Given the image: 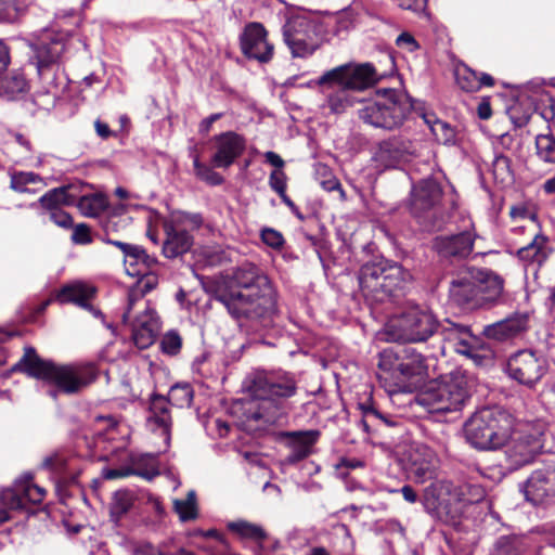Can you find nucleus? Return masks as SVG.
<instances>
[{
    "label": "nucleus",
    "mask_w": 555,
    "mask_h": 555,
    "mask_svg": "<svg viewBox=\"0 0 555 555\" xmlns=\"http://www.w3.org/2000/svg\"><path fill=\"white\" fill-rule=\"evenodd\" d=\"M468 399L465 378L449 375L431 383L416 400L428 413L444 414L461 411Z\"/></svg>",
    "instance_id": "0eeeda50"
},
{
    "label": "nucleus",
    "mask_w": 555,
    "mask_h": 555,
    "mask_svg": "<svg viewBox=\"0 0 555 555\" xmlns=\"http://www.w3.org/2000/svg\"><path fill=\"white\" fill-rule=\"evenodd\" d=\"M434 246L443 257L464 258L473 251L474 238L470 232H462L456 235L437 237Z\"/></svg>",
    "instance_id": "7c9ffc66"
},
{
    "label": "nucleus",
    "mask_w": 555,
    "mask_h": 555,
    "mask_svg": "<svg viewBox=\"0 0 555 555\" xmlns=\"http://www.w3.org/2000/svg\"><path fill=\"white\" fill-rule=\"evenodd\" d=\"M513 416L501 409L485 408L465 423L466 440L476 449L492 450L502 447L511 436Z\"/></svg>",
    "instance_id": "39448f33"
},
{
    "label": "nucleus",
    "mask_w": 555,
    "mask_h": 555,
    "mask_svg": "<svg viewBox=\"0 0 555 555\" xmlns=\"http://www.w3.org/2000/svg\"><path fill=\"white\" fill-rule=\"evenodd\" d=\"M377 80V73L369 63L340 65L322 75V82H338L349 92L363 91L375 85Z\"/></svg>",
    "instance_id": "dca6fc26"
},
{
    "label": "nucleus",
    "mask_w": 555,
    "mask_h": 555,
    "mask_svg": "<svg viewBox=\"0 0 555 555\" xmlns=\"http://www.w3.org/2000/svg\"><path fill=\"white\" fill-rule=\"evenodd\" d=\"M535 149L542 162L555 164V138L552 133L537 135Z\"/></svg>",
    "instance_id": "8fccbe9b"
},
{
    "label": "nucleus",
    "mask_w": 555,
    "mask_h": 555,
    "mask_svg": "<svg viewBox=\"0 0 555 555\" xmlns=\"http://www.w3.org/2000/svg\"><path fill=\"white\" fill-rule=\"evenodd\" d=\"M203 219L198 214L179 212L164 223L166 240L163 254L166 258H176L188 253L193 245L191 231L201 228Z\"/></svg>",
    "instance_id": "f8f14e48"
},
{
    "label": "nucleus",
    "mask_w": 555,
    "mask_h": 555,
    "mask_svg": "<svg viewBox=\"0 0 555 555\" xmlns=\"http://www.w3.org/2000/svg\"><path fill=\"white\" fill-rule=\"evenodd\" d=\"M315 176L321 186L327 191H338L340 199L346 198L345 191L341 189V184L338 179L333 175L331 169L326 165H318L315 168Z\"/></svg>",
    "instance_id": "09e8293b"
},
{
    "label": "nucleus",
    "mask_w": 555,
    "mask_h": 555,
    "mask_svg": "<svg viewBox=\"0 0 555 555\" xmlns=\"http://www.w3.org/2000/svg\"><path fill=\"white\" fill-rule=\"evenodd\" d=\"M43 467L55 474H62L66 467V457L63 454L54 453L43 461Z\"/></svg>",
    "instance_id": "4d7b16f0"
},
{
    "label": "nucleus",
    "mask_w": 555,
    "mask_h": 555,
    "mask_svg": "<svg viewBox=\"0 0 555 555\" xmlns=\"http://www.w3.org/2000/svg\"><path fill=\"white\" fill-rule=\"evenodd\" d=\"M456 83L465 92H477L480 90V85L477 80L478 73L467 66H462L456 69Z\"/></svg>",
    "instance_id": "3c124183"
},
{
    "label": "nucleus",
    "mask_w": 555,
    "mask_h": 555,
    "mask_svg": "<svg viewBox=\"0 0 555 555\" xmlns=\"http://www.w3.org/2000/svg\"><path fill=\"white\" fill-rule=\"evenodd\" d=\"M137 276L139 278L138 281L128 292V305L124 312L125 321L131 318V311L135 308V305L158 285V276L150 270L143 271Z\"/></svg>",
    "instance_id": "72a5a7b5"
},
{
    "label": "nucleus",
    "mask_w": 555,
    "mask_h": 555,
    "mask_svg": "<svg viewBox=\"0 0 555 555\" xmlns=\"http://www.w3.org/2000/svg\"><path fill=\"white\" fill-rule=\"evenodd\" d=\"M402 463L410 477L423 483L435 476L437 456L426 444L413 442L403 453Z\"/></svg>",
    "instance_id": "a211bd4d"
},
{
    "label": "nucleus",
    "mask_w": 555,
    "mask_h": 555,
    "mask_svg": "<svg viewBox=\"0 0 555 555\" xmlns=\"http://www.w3.org/2000/svg\"><path fill=\"white\" fill-rule=\"evenodd\" d=\"M546 371V361L532 350H520L511 356L506 363L508 376L528 388H533Z\"/></svg>",
    "instance_id": "2eb2a0df"
},
{
    "label": "nucleus",
    "mask_w": 555,
    "mask_h": 555,
    "mask_svg": "<svg viewBox=\"0 0 555 555\" xmlns=\"http://www.w3.org/2000/svg\"><path fill=\"white\" fill-rule=\"evenodd\" d=\"M317 85L321 88L324 96L322 104L323 109H328L331 114L339 115L353 105V98L350 92L338 82H322V76L318 79Z\"/></svg>",
    "instance_id": "cd10ccee"
},
{
    "label": "nucleus",
    "mask_w": 555,
    "mask_h": 555,
    "mask_svg": "<svg viewBox=\"0 0 555 555\" xmlns=\"http://www.w3.org/2000/svg\"><path fill=\"white\" fill-rule=\"evenodd\" d=\"M132 555H169L162 547L149 542L137 543L132 548Z\"/></svg>",
    "instance_id": "680f3d73"
},
{
    "label": "nucleus",
    "mask_w": 555,
    "mask_h": 555,
    "mask_svg": "<svg viewBox=\"0 0 555 555\" xmlns=\"http://www.w3.org/2000/svg\"><path fill=\"white\" fill-rule=\"evenodd\" d=\"M73 191V185L54 188L44 193L38 202L48 212L53 209H62L63 206H73L77 201V194Z\"/></svg>",
    "instance_id": "f704fd0d"
},
{
    "label": "nucleus",
    "mask_w": 555,
    "mask_h": 555,
    "mask_svg": "<svg viewBox=\"0 0 555 555\" xmlns=\"http://www.w3.org/2000/svg\"><path fill=\"white\" fill-rule=\"evenodd\" d=\"M70 44L68 33L47 29L43 30L36 41L29 42L33 51V60L39 75L51 66L59 64Z\"/></svg>",
    "instance_id": "ddd939ff"
},
{
    "label": "nucleus",
    "mask_w": 555,
    "mask_h": 555,
    "mask_svg": "<svg viewBox=\"0 0 555 555\" xmlns=\"http://www.w3.org/2000/svg\"><path fill=\"white\" fill-rule=\"evenodd\" d=\"M483 498L485 490L479 485L462 483L453 486L449 483V501L454 506L452 511H447V518L454 524L462 516L467 505L478 503Z\"/></svg>",
    "instance_id": "b1692460"
},
{
    "label": "nucleus",
    "mask_w": 555,
    "mask_h": 555,
    "mask_svg": "<svg viewBox=\"0 0 555 555\" xmlns=\"http://www.w3.org/2000/svg\"><path fill=\"white\" fill-rule=\"evenodd\" d=\"M528 326V319L525 314H514L505 320L487 325L483 335L487 338L498 341H505L521 335Z\"/></svg>",
    "instance_id": "c85d7f7f"
},
{
    "label": "nucleus",
    "mask_w": 555,
    "mask_h": 555,
    "mask_svg": "<svg viewBox=\"0 0 555 555\" xmlns=\"http://www.w3.org/2000/svg\"><path fill=\"white\" fill-rule=\"evenodd\" d=\"M133 502L134 496L132 492L128 490L116 491L113 496V502L111 503V516L115 520H118L130 511Z\"/></svg>",
    "instance_id": "de8ad7c7"
},
{
    "label": "nucleus",
    "mask_w": 555,
    "mask_h": 555,
    "mask_svg": "<svg viewBox=\"0 0 555 555\" xmlns=\"http://www.w3.org/2000/svg\"><path fill=\"white\" fill-rule=\"evenodd\" d=\"M386 280L390 297L398 291H403L412 281L411 273L401 264L385 260Z\"/></svg>",
    "instance_id": "a19ab883"
},
{
    "label": "nucleus",
    "mask_w": 555,
    "mask_h": 555,
    "mask_svg": "<svg viewBox=\"0 0 555 555\" xmlns=\"http://www.w3.org/2000/svg\"><path fill=\"white\" fill-rule=\"evenodd\" d=\"M413 153L414 146L410 140L393 137L379 143L377 157L385 163L392 164L400 159H405Z\"/></svg>",
    "instance_id": "473e14b6"
},
{
    "label": "nucleus",
    "mask_w": 555,
    "mask_h": 555,
    "mask_svg": "<svg viewBox=\"0 0 555 555\" xmlns=\"http://www.w3.org/2000/svg\"><path fill=\"white\" fill-rule=\"evenodd\" d=\"M216 300L235 319L266 321L276 312L274 289L268 276L253 263L238 267L229 283L217 291Z\"/></svg>",
    "instance_id": "f257e3e1"
},
{
    "label": "nucleus",
    "mask_w": 555,
    "mask_h": 555,
    "mask_svg": "<svg viewBox=\"0 0 555 555\" xmlns=\"http://www.w3.org/2000/svg\"><path fill=\"white\" fill-rule=\"evenodd\" d=\"M439 325L437 317L429 308L411 304L390 321L389 328L396 340L423 343L438 331Z\"/></svg>",
    "instance_id": "6e6552de"
},
{
    "label": "nucleus",
    "mask_w": 555,
    "mask_h": 555,
    "mask_svg": "<svg viewBox=\"0 0 555 555\" xmlns=\"http://www.w3.org/2000/svg\"><path fill=\"white\" fill-rule=\"evenodd\" d=\"M22 15L17 0H0V23H16Z\"/></svg>",
    "instance_id": "5fc2aeb1"
},
{
    "label": "nucleus",
    "mask_w": 555,
    "mask_h": 555,
    "mask_svg": "<svg viewBox=\"0 0 555 555\" xmlns=\"http://www.w3.org/2000/svg\"><path fill=\"white\" fill-rule=\"evenodd\" d=\"M264 157H266L267 163H269L270 165H272L276 168L275 170H282V168L284 167V164H285L284 160L275 152H272V151L266 152Z\"/></svg>",
    "instance_id": "338daca9"
},
{
    "label": "nucleus",
    "mask_w": 555,
    "mask_h": 555,
    "mask_svg": "<svg viewBox=\"0 0 555 555\" xmlns=\"http://www.w3.org/2000/svg\"><path fill=\"white\" fill-rule=\"evenodd\" d=\"M230 531L238 534L241 538L249 539L256 542H260L266 539L267 534L264 530L256 525L246 520H236L228 524Z\"/></svg>",
    "instance_id": "a18cd8bd"
},
{
    "label": "nucleus",
    "mask_w": 555,
    "mask_h": 555,
    "mask_svg": "<svg viewBox=\"0 0 555 555\" xmlns=\"http://www.w3.org/2000/svg\"><path fill=\"white\" fill-rule=\"evenodd\" d=\"M190 154L193 158L194 173L197 179L212 186L221 185L224 182L223 177L214 169V166L210 167L199 160L195 149H191Z\"/></svg>",
    "instance_id": "c03bdc74"
},
{
    "label": "nucleus",
    "mask_w": 555,
    "mask_h": 555,
    "mask_svg": "<svg viewBox=\"0 0 555 555\" xmlns=\"http://www.w3.org/2000/svg\"><path fill=\"white\" fill-rule=\"evenodd\" d=\"M322 25L306 13L291 15L283 26V39L293 57L311 56L320 47Z\"/></svg>",
    "instance_id": "1a4fd4ad"
},
{
    "label": "nucleus",
    "mask_w": 555,
    "mask_h": 555,
    "mask_svg": "<svg viewBox=\"0 0 555 555\" xmlns=\"http://www.w3.org/2000/svg\"><path fill=\"white\" fill-rule=\"evenodd\" d=\"M10 188L17 193H37L46 188L43 178L33 171L14 170L10 173Z\"/></svg>",
    "instance_id": "e433bc0d"
},
{
    "label": "nucleus",
    "mask_w": 555,
    "mask_h": 555,
    "mask_svg": "<svg viewBox=\"0 0 555 555\" xmlns=\"http://www.w3.org/2000/svg\"><path fill=\"white\" fill-rule=\"evenodd\" d=\"M214 154L210 163L215 168L227 169L241 157L246 149V140L243 135L227 131L212 138Z\"/></svg>",
    "instance_id": "aec40b11"
},
{
    "label": "nucleus",
    "mask_w": 555,
    "mask_h": 555,
    "mask_svg": "<svg viewBox=\"0 0 555 555\" xmlns=\"http://www.w3.org/2000/svg\"><path fill=\"white\" fill-rule=\"evenodd\" d=\"M125 324L131 327L132 338L134 344L143 349L153 344L158 324L155 317V311L147 306L139 313H134V308L131 311V318L128 321L122 319Z\"/></svg>",
    "instance_id": "5701e85b"
},
{
    "label": "nucleus",
    "mask_w": 555,
    "mask_h": 555,
    "mask_svg": "<svg viewBox=\"0 0 555 555\" xmlns=\"http://www.w3.org/2000/svg\"><path fill=\"white\" fill-rule=\"evenodd\" d=\"M160 345L165 353L175 356L181 349L182 339L177 332L170 331L164 335Z\"/></svg>",
    "instance_id": "6e6d98bb"
},
{
    "label": "nucleus",
    "mask_w": 555,
    "mask_h": 555,
    "mask_svg": "<svg viewBox=\"0 0 555 555\" xmlns=\"http://www.w3.org/2000/svg\"><path fill=\"white\" fill-rule=\"evenodd\" d=\"M529 547L525 537L503 535L495 541L490 555H525Z\"/></svg>",
    "instance_id": "79ce46f5"
},
{
    "label": "nucleus",
    "mask_w": 555,
    "mask_h": 555,
    "mask_svg": "<svg viewBox=\"0 0 555 555\" xmlns=\"http://www.w3.org/2000/svg\"><path fill=\"white\" fill-rule=\"evenodd\" d=\"M241 50L248 59L260 63L269 62L273 56V46L267 40V30L260 23H249L240 37Z\"/></svg>",
    "instance_id": "412c9836"
},
{
    "label": "nucleus",
    "mask_w": 555,
    "mask_h": 555,
    "mask_svg": "<svg viewBox=\"0 0 555 555\" xmlns=\"http://www.w3.org/2000/svg\"><path fill=\"white\" fill-rule=\"evenodd\" d=\"M261 240L266 245L272 248H280L284 244L283 235L271 228H266L261 231Z\"/></svg>",
    "instance_id": "13d9d810"
},
{
    "label": "nucleus",
    "mask_w": 555,
    "mask_h": 555,
    "mask_svg": "<svg viewBox=\"0 0 555 555\" xmlns=\"http://www.w3.org/2000/svg\"><path fill=\"white\" fill-rule=\"evenodd\" d=\"M548 238L542 233H537L533 240L517 250V257L527 264L542 266L548 255L545 250Z\"/></svg>",
    "instance_id": "4c0bfd02"
},
{
    "label": "nucleus",
    "mask_w": 555,
    "mask_h": 555,
    "mask_svg": "<svg viewBox=\"0 0 555 555\" xmlns=\"http://www.w3.org/2000/svg\"><path fill=\"white\" fill-rule=\"evenodd\" d=\"M245 388L254 401L247 418L272 425L286 414L287 400L296 396L298 382L288 372L256 371L245 379Z\"/></svg>",
    "instance_id": "f03ea898"
},
{
    "label": "nucleus",
    "mask_w": 555,
    "mask_h": 555,
    "mask_svg": "<svg viewBox=\"0 0 555 555\" xmlns=\"http://www.w3.org/2000/svg\"><path fill=\"white\" fill-rule=\"evenodd\" d=\"M49 219L63 229H70L74 225L72 216L63 209H53V211H50Z\"/></svg>",
    "instance_id": "bf43d9fd"
},
{
    "label": "nucleus",
    "mask_w": 555,
    "mask_h": 555,
    "mask_svg": "<svg viewBox=\"0 0 555 555\" xmlns=\"http://www.w3.org/2000/svg\"><path fill=\"white\" fill-rule=\"evenodd\" d=\"M72 240L75 244H90L92 242L90 228L85 223L77 224L73 230Z\"/></svg>",
    "instance_id": "e2e57ef3"
},
{
    "label": "nucleus",
    "mask_w": 555,
    "mask_h": 555,
    "mask_svg": "<svg viewBox=\"0 0 555 555\" xmlns=\"http://www.w3.org/2000/svg\"><path fill=\"white\" fill-rule=\"evenodd\" d=\"M359 284L363 295L375 302L390 298L384 261L364 264L359 274Z\"/></svg>",
    "instance_id": "4be33fe9"
},
{
    "label": "nucleus",
    "mask_w": 555,
    "mask_h": 555,
    "mask_svg": "<svg viewBox=\"0 0 555 555\" xmlns=\"http://www.w3.org/2000/svg\"><path fill=\"white\" fill-rule=\"evenodd\" d=\"M129 474L152 480L159 475L157 457L154 454H133L128 463Z\"/></svg>",
    "instance_id": "58836bf2"
},
{
    "label": "nucleus",
    "mask_w": 555,
    "mask_h": 555,
    "mask_svg": "<svg viewBox=\"0 0 555 555\" xmlns=\"http://www.w3.org/2000/svg\"><path fill=\"white\" fill-rule=\"evenodd\" d=\"M125 257L124 266L126 272L130 276H137L143 271L150 270L156 259L146 254L145 249L139 245H134Z\"/></svg>",
    "instance_id": "ea45409f"
},
{
    "label": "nucleus",
    "mask_w": 555,
    "mask_h": 555,
    "mask_svg": "<svg viewBox=\"0 0 555 555\" xmlns=\"http://www.w3.org/2000/svg\"><path fill=\"white\" fill-rule=\"evenodd\" d=\"M173 509L179 515L181 521H190L197 518V501L194 490H190L183 500L173 501Z\"/></svg>",
    "instance_id": "49530a36"
},
{
    "label": "nucleus",
    "mask_w": 555,
    "mask_h": 555,
    "mask_svg": "<svg viewBox=\"0 0 555 555\" xmlns=\"http://www.w3.org/2000/svg\"><path fill=\"white\" fill-rule=\"evenodd\" d=\"M426 0H400L399 5L404 10L420 11L424 9Z\"/></svg>",
    "instance_id": "774afa93"
},
{
    "label": "nucleus",
    "mask_w": 555,
    "mask_h": 555,
    "mask_svg": "<svg viewBox=\"0 0 555 555\" xmlns=\"http://www.w3.org/2000/svg\"><path fill=\"white\" fill-rule=\"evenodd\" d=\"M503 279L487 270L468 269L450 283L449 295L459 307L467 310L498 302L503 294Z\"/></svg>",
    "instance_id": "20e7f679"
},
{
    "label": "nucleus",
    "mask_w": 555,
    "mask_h": 555,
    "mask_svg": "<svg viewBox=\"0 0 555 555\" xmlns=\"http://www.w3.org/2000/svg\"><path fill=\"white\" fill-rule=\"evenodd\" d=\"M442 198V189L431 178H426L413 185L411 190L409 209L421 223L429 222L435 217V211ZM433 227L434 224H423Z\"/></svg>",
    "instance_id": "4468645a"
},
{
    "label": "nucleus",
    "mask_w": 555,
    "mask_h": 555,
    "mask_svg": "<svg viewBox=\"0 0 555 555\" xmlns=\"http://www.w3.org/2000/svg\"><path fill=\"white\" fill-rule=\"evenodd\" d=\"M28 90L29 85L23 72L17 69L0 75V96L15 100L27 93Z\"/></svg>",
    "instance_id": "c9c22d12"
},
{
    "label": "nucleus",
    "mask_w": 555,
    "mask_h": 555,
    "mask_svg": "<svg viewBox=\"0 0 555 555\" xmlns=\"http://www.w3.org/2000/svg\"><path fill=\"white\" fill-rule=\"evenodd\" d=\"M193 399V390L189 384H177L169 390L168 398L155 395L151 399L150 416L147 422L153 430L159 429L166 443L170 439L171 415L169 405L178 408L189 406Z\"/></svg>",
    "instance_id": "9b49d317"
},
{
    "label": "nucleus",
    "mask_w": 555,
    "mask_h": 555,
    "mask_svg": "<svg viewBox=\"0 0 555 555\" xmlns=\"http://www.w3.org/2000/svg\"><path fill=\"white\" fill-rule=\"evenodd\" d=\"M95 288L82 282H75L64 285L55 295L60 304H75L83 309L90 310L94 315H101V312L94 309L89 300L94 296Z\"/></svg>",
    "instance_id": "c756f323"
},
{
    "label": "nucleus",
    "mask_w": 555,
    "mask_h": 555,
    "mask_svg": "<svg viewBox=\"0 0 555 555\" xmlns=\"http://www.w3.org/2000/svg\"><path fill=\"white\" fill-rule=\"evenodd\" d=\"M503 446L509 468L517 469L531 463L541 451L542 433L529 424H517Z\"/></svg>",
    "instance_id": "9d476101"
},
{
    "label": "nucleus",
    "mask_w": 555,
    "mask_h": 555,
    "mask_svg": "<svg viewBox=\"0 0 555 555\" xmlns=\"http://www.w3.org/2000/svg\"><path fill=\"white\" fill-rule=\"evenodd\" d=\"M287 177L283 170H273L269 177V185L275 193L286 191Z\"/></svg>",
    "instance_id": "052dcab7"
},
{
    "label": "nucleus",
    "mask_w": 555,
    "mask_h": 555,
    "mask_svg": "<svg viewBox=\"0 0 555 555\" xmlns=\"http://www.w3.org/2000/svg\"><path fill=\"white\" fill-rule=\"evenodd\" d=\"M524 493L533 505L555 494V469L534 470L525 483Z\"/></svg>",
    "instance_id": "a878e982"
},
{
    "label": "nucleus",
    "mask_w": 555,
    "mask_h": 555,
    "mask_svg": "<svg viewBox=\"0 0 555 555\" xmlns=\"http://www.w3.org/2000/svg\"><path fill=\"white\" fill-rule=\"evenodd\" d=\"M321 436L320 430H298L287 431L284 437L287 438V447L289 453L285 457V463L294 465L306 457H308L313 450V446L317 443Z\"/></svg>",
    "instance_id": "393cba45"
},
{
    "label": "nucleus",
    "mask_w": 555,
    "mask_h": 555,
    "mask_svg": "<svg viewBox=\"0 0 555 555\" xmlns=\"http://www.w3.org/2000/svg\"><path fill=\"white\" fill-rule=\"evenodd\" d=\"M442 337L450 348H453L457 353L473 357L477 338L473 335L467 325L448 322L442 327Z\"/></svg>",
    "instance_id": "bb28decb"
},
{
    "label": "nucleus",
    "mask_w": 555,
    "mask_h": 555,
    "mask_svg": "<svg viewBox=\"0 0 555 555\" xmlns=\"http://www.w3.org/2000/svg\"><path fill=\"white\" fill-rule=\"evenodd\" d=\"M379 367L396 370L405 378L423 377L427 375L428 369L425 357L413 348L385 349L380 352Z\"/></svg>",
    "instance_id": "f3484780"
},
{
    "label": "nucleus",
    "mask_w": 555,
    "mask_h": 555,
    "mask_svg": "<svg viewBox=\"0 0 555 555\" xmlns=\"http://www.w3.org/2000/svg\"><path fill=\"white\" fill-rule=\"evenodd\" d=\"M13 370L47 380L66 395L82 391L99 376V369L93 362L56 364L41 359L33 347H25L23 357L13 366Z\"/></svg>",
    "instance_id": "7ed1b4c3"
},
{
    "label": "nucleus",
    "mask_w": 555,
    "mask_h": 555,
    "mask_svg": "<svg viewBox=\"0 0 555 555\" xmlns=\"http://www.w3.org/2000/svg\"><path fill=\"white\" fill-rule=\"evenodd\" d=\"M396 43L400 48H406L408 51L413 52L418 48V44L414 37L409 33H402L398 36Z\"/></svg>",
    "instance_id": "0e129e2a"
},
{
    "label": "nucleus",
    "mask_w": 555,
    "mask_h": 555,
    "mask_svg": "<svg viewBox=\"0 0 555 555\" xmlns=\"http://www.w3.org/2000/svg\"><path fill=\"white\" fill-rule=\"evenodd\" d=\"M443 491L449 493V482L435 481L424 489L422 496L425 509L439 518L447 517V511H452L451 501L448 500L446 503L441 501ZM446 520L450 521L448 518Z\"/></svg>",
    "instance_id": "2f4dec72"
},
{
    "label": "nucleus",
    "mask_w": 555,
    "mask_h": 555,
    "mask_svg": "<svg viewBox=\"0 0 555 555\" xmlns=\"http://www.w3.org/2000/svg\"><path fill=\"white\" fill-rule=\"evenodd\" d=\"M46 489L33 482L31 475H24L11 488L0 494L1 504L10 511H22L26 503L40 504L46 496Z\"/></svg>",
    "instance_id": "6ab92c4d"
},
{
    "label": "nucleus",
    "mask_w": 555,
    "mask_h": 555,
    "mask_svg": "<svg viewBox=\"0 0 555 555\" xmlns=\"http://www.w3.org/2000/svg\"><path fill=\"white\" fill-rule=\"evenodd\" d=\"M493 178L500 183H508L513 180L511 160L508 157L498 154L492 160Z\"/></svg>",
    "instance_id": "603ef678"
},
{
    "label": "nucleus",
    "mask_w": 555,
    "mask_h": 555,
    "mask_svg": "<svg viewBox=\"0 0 555 555\" xmlns=\"http://www.w3.org/2000/svg\"><path fill=\"white\" fill-rule=\"evenodd\" d=\"M130 476L128 465L120 468H108L103 470V477L107 480Z\"/></svg>",
    "instance_id": "69168bd1"
},
{
    "label": "nucleus",
    "mask_w": 555,
    "mask_h": 555,
    "mask_svg": "<svg viewBox=\"0 0 555 555\" xmlns=\"http://www.w3.org/2000/svg\"><path fill=\"white\" fill-rule=\"evenodd\" d=\"M360 409L362 411V420L361 424L365 431H369L371 425L374 423H384L387 425H392L385 415H383L372 402H363L360 403Z\"/></svg>",
    "instance_id": "864d4df0"
},
{
    "label": "nucleus",
    "mask_w": 555,
    "mask_h": 555,
    "mask_svg": "<svg viewBox=\"0 0 555 555\" xmlns=\"http://www.w3.org/2000/svg\"><path fill=\"white\" fill-rule=\"evenodd\" d=\"M75 205L83 216L98 217L106 209L107 201L102 194H90L77 197Z\"/></svg>",
    "instance_id": "37998d69"
},
{
    "label": "nucleus",
    "mask_w": 555,
    "mask_h": 555,
    "mask_svg": "<svg viewBox=\"0 0 555 555\" xmlns=\"http://www.w3.org/2000/svg\"><path fill=\"white\" fill-rule=\"evenodd\" d=\"M412 107L408 94L385 89L375 99L362 102L358 117L372 127L393 130L403 124Z\"/></svg>",
    "instance_id": "423d86ee"
}]
</instances>
